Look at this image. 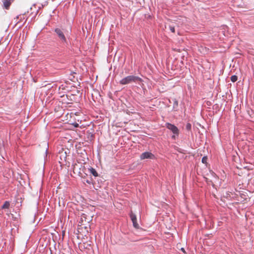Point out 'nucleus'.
Wrapping results in <instances>:
<instances>
[{"instance_id": "f257e3e1", "label": "nucleus", "mask_w": 254, "mask_h": 254, "mask_svg": "<svg viewBox=\"0 0 254 254\" xmlns=\"http://www.w3.org/2000/svg\"><path fill=\"white\" fill-rule=\"evenodd\" d=\"M143 80L139 76L130 75L122 79L119 83L121 85H126L132 83H137L142 82Z\"/></svg>"}, {"instance_id": "f03ea898", "label": "nucleus", "mask_w": 254, "mask_h": 254, "mask_svg": "<svg viewBox=\"0 0 254 254\" xmlns=\"http://www.w3.org/2000/svg\"><path fill=\"white\" fill-rule=\"evenodd\" d=\"M165 127L173 133V134L171 136L172 139L175 140L178 137L180 131L179 128L175 125L169 123H167L165 124Z\"/></svg>"}, {"instance_id": "7ed1b4c3", "label": "nucleus", "mask_w": 254, "mask_h": 254, "mask_svg": "<svg viewBox=\"0 0 254 254\" xmlns=\"http://www.w3.org/2000/svg\"><path fill=\"white\" fill-rule=\"evenodd\" d=\"M54 31L55 32L61 42L64 44H67V40L64 34L63 29H61L59 28H56L54 29Z\"/></svg>"}, {"instance_id": "20e7f679", "label": "nucleus", "mask_w": 254, "mask_h": 254, "mask_svg": "<svg viewBox=\"0 0 254 254\" xmlns=\"http://www.w3.org/2000/svg\"><path fill=\"white\" fill-rule=\"evenodd\" d=\"M155 155L152 154L150 152L146 151L143 153H142L140 155V160H144V159H155Z\"/></svg>"}, {"instance_id": "39448f33", "label": "nucleus", "mask_w": 254, "mask_h": 254, "mask_svg": "<svg viewBox=\"0 0 254 254\" xmlns=\"http://www.w3.org/2000/svg\"><path fill=\"white\" fill-rule=\"evenodd\" d=\"M129 216L132 222L133 226L136 229H138L139 228V226L137 222V218L136 215L132 212H131L129 214Z\"/></svg>"}, {"instance_id": "423d86ee", "label": "nucleus", "mask_w": 254, "mask_h": 254, "mask_svg": "<svg viewBox=\"0 0 254 254\" xmlns=\"http://www.w3.org/2000/svg\"><path fill=\"white\" fill-rule=\"evenodd\" d=\"M13 0H2L3 2V7L6 9H8Z\"/></svg>"}, {"instance_id": "0eeeda50", "label": "nucleus", "mask_w": 254, "mask_h": 254, "mask_svg": "<svg viewBox=\"0 0 254 254\" xmlns=\"http://www.w3.org/2000/svg\"><path fill=\"white\" fill-rule=\"evenodd\" d=\"M89 171L91 174L95 177L98 176V174L96 170L92 167L89 168Z\"/></svg>"}, {"instance_id": "6e6552de", "label": "nucleus", "mask_w": 254, "mask_h": 254, "mask_svg": "<svg viewBox=\"0 0 254 254\" xmlns=\"http://www.w3.org/2000/svg\"><path fill=\"white\" fill-rule=\"evenodd\" d=\"M172 100L173 101V109L175 111H177L178 106V102L176 99H173Z\"/></svg>"}, {"instance_id": "1a4fd4ad", "label": "nucleus", "mask_w": 254, "mask_h": 254, "mask_svg": "<svg viewBox=\"0 0 254 254\" xmlns=\"http://www.w3.org/2000/svg\"><path fill=\"white\" fill-rule=\"evenodd\" d=\"M10 206V203L8 201H6L4 202V204L1 206L2 209H6L8 208Z\"/></svg>"}, {"instance_id": "9d476101", "label": "nucleus", "mask_w": 254, "mask_h": 254, "mask_svg": "<svg viewBox=\"0 0 254 254\" xmlns=\"http://www.w3.org/2000/svg\"><path fill=\"white\" fill-rule=\"evenodd\" d=\"M238 80V76L236 75H233L231 77V80L233 82H236Z\"/></svg>"}, {"instance_id": "9b49d317", "label": "nucleus", "mask_w": 254, "mask_h": 254, "mask_svg": "<svg viewBox=\"0 0 254 254\" xmlns=\"http://www.w3.org/2000/svg\"><path fill=\"white\" fill-rule=\"evenodd\" d=\"M169 30L172 32L175 33V27L173 25H169Z\"/></svg>"}, {"instance_id": "f8f14e48", "label": "nucleus", "mask_w": 254, "mask_h": 254, "mask_svg": "<svg viewBox=\"0 0 254 254\" xmlns=\"http://www.w3.org/2000/svg\"><path fill=\"white\" fill-rule=\"evenodd\" d=\"M186 128L187 130H190L191 128V125L190 123H187L186 126Z\"/></svg>"}, {"instance_id": "ddd939ff", "label": "nucleus", "mask_w": 254, "mask_h": 254, "mask_svg": "<svg viewBox=\"0 0 254 254\" xmlns=\"http://www.w3.org/2000/svg\"><path fill=\"white\" fill-rule=\"evenodd\" d=\"M207 160V157L206 156H203L202 158L201 162H202V163L205 164V163H206Z\"/></svg>"}, {"instance_id": "4468645a", "label": "nucleus", "mask_w": 254, "mask_h": 254, "mask_svg": "<svg viewBox=\"0 0 254 254\" xmlns=\"http://www.w3.org/2000/svg\"><path fill=\"white\" fill-rule=\"evenodd\" d=\"M72 125L75 127H79V124L77 123H73Z\"/></svg>"}, {"instance_id": "2eb2a0df", "label": "nucleus", "mask_w": 254, "mask_h": 254, "mask_svg": "<svg viewBox=\"0 0 254 254\" xmlns=\"http://www.w3.org/2000/svg\"><path fill=\"white\" fill-rule=\"evenodd\" d=\"M86 182L87 183H88V184H91V180H87L86 181Z\"/></svg>"}, {"instance_id": "dca6fc26", "label": "nucleus", "mask_w": 254, "mask_h": 254, "mask_svg": "<svg viewBox=\"0 0 254 254\" xmlns=\"http://www.w3.org/2000/svg\"><path fill=\"white\" fill-rule=\"evenodd\" d=\"M47 152H48V149H46V152H45V154H46V157H47Z\"/></svg>"}, {"instance_id": "f3484780", "label": "nucleus", "mask_w": 254, "mask_h": 254, "mask_svg": "<svg viewBox=\"0 0 254 254\" xmlns=\"http://www.w3.org/2000/svg\"><path fill=\"white\" fill-rule=\"evenodd\" d=\"M182 251H183L184 252H185V250H184V248H182Z\"/></svg>"}]
</instances>
